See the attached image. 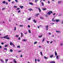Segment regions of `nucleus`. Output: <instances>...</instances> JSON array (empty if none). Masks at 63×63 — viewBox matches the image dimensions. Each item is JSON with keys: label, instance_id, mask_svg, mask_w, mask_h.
I'll return each instance as SVG.
<instances>
[{"label": "nucleus", "instance_id": "24", "mask_svg": "<svg viewBox=\"0 0 63 63\" xmlns=\"http://www.w3.org/2000/svg\"><path fill=\"white\" fill-rule=\"evenodd\" d=\"M5 38L6 39H7L8 40H9V39H10V38L9 37H6Z\"/></svg>", "mask_w": 63, "mask_h": 63}, {"label": "nucleus", "instance_id": "49", "mask_svg": "<svg viewBox=\"0 0 63 63\" xmlns=\"http://www.w3.org/2000/svg\"><path fill=\"white\" fill-rule=\"evenodd\" d=\"M22 51L21 50H19L18 51V52H22Z\"/></svg>", "mask_w": 63, "mask_h": 63}, {"label": "nucleus", "instance_id": "27", "mask_svg": "<svg viewBox=\"0 0 63 63\" xmlns=\"http://www.w3.org/2000/svg\"><path fill=\"white\" fill-rule=\"evenodd\" d=\"M45 38H43V41H42V42H44V40H45Z\"/></svg>", "mask_w": 63, "mask_h": 63}, {"label": "nucleus", "instance_id": "56", "mask_svg": "<svg viewBox=\"0 0 63 63\" xmlns=\"http://www.w3.org/2000/svg\"><path fill=\"white\" fill-rule=\"evenodd\" d=\"M16 37H18V35H17L16 36Z\"/></svg>", "mask_w": 63, "mask_h": 63}, {"label": "nucleus", "instance_id": "58", "mask_svg": "<svg viewBox=\"0 0 63 63\" xmlns=\"http://www.w3.org/2000/svg\"><path fill=\"white\" fill-rule=\"evenodd\" d=\"M52 37H54V36L53 35H52Z\"/></svg>", "mask_w": 63, "mask_h": 63}, {"label": "nucleus", "instance_id": "28", "mask_svg": "<svg viewBox=\"0 0 63 63\" xmlns=\"http://www.w3.org/2000/svg\"><path fill=\"white\" fill-rule=\"evenodd\" d=\"M60 46H63V44L62 43H61L60 44Z\"/></svg>", "mask_w": 63, "mask_h": 63}, {"label": "nucleus", "instance_id": "30", "mask_svg": "<svg viewBox=\"0 0 63 63\" xmlns=\"http://www.w3.org/2000/svg\"><path fill=\"white\" fill-rule=\"evenodd\" d=\"M4 50H8V49H7V48H4Z\"/></svg>", "mask_w": 63, "mask_h": 63}, {"label": "nucleus", "instance_id": "18", "mask_svg": "<svg viewBox=\"0 0 63 63\" xmlns=\"http://www.w3.org/2000/svg\"><path fill=\"white\" fill-rule=\"evenodd\" d=\"M10 52H13V50H12V49H11L10 50Z\"/></svg>", "mask_w": 63, "mask_h": 63}, {"label": "nucleus", "instance_id": "34", "mask_svg": "<svg viewBox=\"0 0 63 63\" xmlns=\"http://www.w3.org/2000/svg\"><path fill=\"white\" fill-rule=\"evenodd\" d=\"M14 8H16L17 7L16 6H14Z\"/></svg>", "mask_w": 63, "mask_h": 63}, {"label": "nucleus", "instance_id": "42", "mask_svg": "<svg viewBox=\"0 0 63 63\" xmlns=\"http://www.w3.org/2000/svg\"><path fill=\"white\" fill-rule=\"evenodd\" d=\"M50 24H51V25H53V24H54V23H51Z\"/></svg>", "mask_w": 63, "mask_h": 63}, {"label": "nucleus", "instance_id": "4", "mask_svg": "<svg viewBox=\"0 0 63 63\" xmlns=\"http://www.w3.org/2000/svg\"><path fill=\"white\" fill-rule=\"evenodd\" d=\"M55 21L56 22H59L60 21V19H56Z\"/></svg>", "mask_w": 63, "mask_h": 63}, {"label": "nucleus", "instance_id": "39", "mask_svg": "<svg viewBox=\"0 0 63 63\" xmlns=\"http://www.w3.org/2000/svg\"><path fill=\"white\" fill-rule=\"evenodd\" d=\"M40 53L41 55L42 56H43V54L42 53V52H41Z\"/></svg>", "mask_w": 63, "mask_h": 63}, {"label": "nucleus", "instance_id": "63", "mask_svg": "<svg viewBox=\"0 0 63 63\" xmlns=\"http://www.w3.org/2000/svg\"><path fill=\"white\" fill-rule=\"evenodd\" d=\"M14 62L15 63H16V61H15V62Z\"/></svg>", "mask_w": 63, "mask_h": 63}, {"label": "nucleus", "instance_id": "52", "mask_svg": "<svg viewBox=\"0 0 63 63\" xmlns=\"http://www.w3.org/2000/svg\"><path fill=\"white\" fill-rule=\"evenodd\" d=\"M47 44L49 43V41H47Z\"/></svg>", "mask_w": 63, "mask_h": 63}, {"label": "nucleus", "instance_id": "11", "mask_svg": "<svg viewBox=\"0 0 63 63\" xmlns=\"http://www.w3.org/2000/svg\"><path fill=\"white\" fill-rule=\"evenodd\" d=\"M23 7V6H20V8H21V9H22Z\"/></svg>", "mask_w": 63, "mask_h": 63}, {"label": "nucleus", "instance_id": "25", "mask_svg": "<svg viewBox=\"0 0 63 63\" xmlns=\"http://www.w3.org/2000/svg\"><path fill=\"white\" fill-rule=\"evenodd\" d=\"M40 19H44V18H43L41 17H40Z\"/></svg>", "mask_w": 63, "mask_h": 63}, {"label": "nucleus", "instance_id": "50", "mask_svg": "<svg viewBox=\"0 0 63 63\" xmlns=\"http://www.w3.org/2000/svg\"><path fill=\"white\" fill-rule=\"evenodd\" d=\"M19 9H20V8H18L17 9H16V10H19Z\"/></svg>", "mask_w": 63, "mask_h": 63}, {"label": "nucleus", "instance_id": "46", "mask_svg": "<svg viewBox=\"0 0 63 63\" xmlns=\"http://www.w3.org/2000/svg\"><path fill=\"white\" fill-rule=\"evenodd\" d=\"M31 17H30V18L29 19H28V20H30V19H31Z\"/></svg>", "mask_w": 63, "mask_h": 63}, {"label": "nucleus", "instance_id": "12", "mask_svg": "<svg viewBox=\"0 0 63 63\" xmlns=\"http://www.w3.org/2000/svg\"><path fill=\"white\" fill-rule=\"evenodd\" d=\"M0 61H1L2 62V63H4V61L2 60V59H0Z\"/></svg>", "mask_w": 63, "mask_h": 63}, {"label": "nucleus", "instance_id": "22", "mask_svg": "<svg viewBox=\"0 0 63 63\" xmlns=\"http://www.w3.org/2000/svg\"><path fill=\"white\" fill-rule=\"evenodd\" d=\"M42 6H44V3L43 2H41Z\"/></svg>", "mask_w": 63, "mask_h": 63}, {"label": "nucleus", "instance_id": "5", "mask_svg": "<svg viewBox=\"0 0 63 63\" xmlns=\"http://www.w3.org/2000/svg\"><path fill=\"white\" fill-rule=\"evenodd\" d=\"M45 27H46V30L47 31L48 29V26H46Z\"/></svg>", "mask_w": 63, "mask_h": 63}, {"label": "nucleus", "instance_id": "43", "mask_svg": "<svg viewBox=\"0 0 63 63\" xmlns=\"http://www.w3.org/2000/svg\"><path fill=\"white\" fill-rule=\"evenodd\" d=\"M8 4V3L7 2H6V5H7Z\"/></svg>", "mask_w": 63, "mask_h": 63}, {"label": "nucleus", "instance_id": "62", "mask_svg": "<svg viewBox=\"0 0 63 63\" xmlns=\"http://www.w3.org/2000/svg\"><path fill=\"white\" fill-rule=\"evenodd\" d=\"M22 55H20V57H22Z\"/></svg>", "mask_w": 63, "mask_h": 63}, {"label": "nucleus", "instance_id": "60", "mask_svg": "<svg viewBox=\"0 0 63 63\" xmlns=\"http://www.w3.org/2000/svg\"><path fill=\"white\" fill-rule=\"evenodd\" d=\"M37 60L38 62H39L40 61V60L39 59H37Z\"/></svg>", "mask_w": 63, "mask_h": 63}, {"label": "nucleus", "instance_id": "29", "mask_svg": "<svg viewBox=\"0 0 63 63\" xmlns=\"http://www.w3.org/2000/svg\"><path fill=\"white\" fill-rule=\"evenodd\" d=\"M37 42H35L34 43V45H35V44H37Z\"/></svg>", "mask_w": 63, "mask_h": 63}, {"label": "nucleus", "instance_id": "55", "mask_svg": "<svg viewBox=\"0 0 63 63\" xmlns=\"http://www.w3.org/2000/svg\"><path fill=\"white\" fill-rule=\"evenodd\" d=\"M15 30H16V27H15Z\"/></svg>", "mask_w": 63, "mask_h": 63}, {"label": "nucleus", "instance_id": "35", "mask_svg": "<svg viewBox=\"0 0 63 63\" xmlns=\"http://www.w3.org/2000/svg\"><path fill=\"white\" fill-rule=\"evenodd\" d=\"M6 8H3L2 9V11H3V10H5V9Z\"/></svg>", "mask_w": 63, "mask_h": 63}, {"label": "nucleus", "instance_id": "36", "mask_svg": "<svg viewBox=\"0 0 63 63\" xmlns=\"http://www.w3.org/2000/svg\"><path fill=\"white\" fill-rule=\"evenodd\" d=\"M15 2H16V3H18V1H17V0H15Z\"/></svg>", "mask_w": 63, "mask_h": 63}, {"label": "nucleus", "instance_id": "10", "mask_svg": "<svg viewBox=\"0 0 63 63\" xmlns=\"http://www.w3.org/2000/svg\"><path fill=\"white\" fill-rule=\"evenodd\" d=\"M21 38H22V36H23V34L22 32H21Z\"/></svg>", "mask_w": 63, "mask_h": 63}, {"label": "nucleus", "instance_id": "6", "mask_svg": "<svg viewBox=\"0 0 63 63\" xmlns=\"http://www.w3.org/2000/svg\"><path fill=\"white\" fill-rule=\"evenodd\" d=\"M56 32L58 33H61V32L59 31H56Z\"/></svg>", "mask_w": 63, "mask_h": 63}, {"label": "nucleus", "instance_id": "64", "mask_svg": "<svg viewBox=\"0 0 63 63\" xmlns=\"http://www.w3.org/2000/svg\"><path fill=\"white\" fill-rule=\"evenodd\" d=\"M48 33L49 34V35H50V34H51V33H50V32L49 33Z\"/></svg>", "mask_w": 63, "mask_h": 63}, {"label": "nucleus", "instance_id": "33", "mask_svg": "<svg viewBox=\"0 0 63 63\" xmlns=\"http://www.w3.org/2000/svg\"><path fill=\"white\" fill-rule=\"evenodd\" d=\"M56 58L57 59H58V56H57Z\"/></svg>", "mask_w": 63, "mask_h": 63}, {"label": "nucleus", "instance_id": "32", "mask_svg": "<svg viewBox=\"0 0 63 63\" xmlns=\"http://www.w3.org/2000/svg\"><path fill=\"white\" fill-rule=\"evenodd\" d=\"M38 0H35V3H37V1H38Z\"/></svg>", "mask_w": 63, "mask_h": 63}, {"label": "nucleus", "instance_id": "1", "mask_svg": "<svg viewBox=\"0 0 63 63\" xmlns=\"http://www.w3.org/2000/svg\"><path fill=\"white\" fill-rule=\"evenodd\" d=\"M51 13H52V11H49V12H48L47 14L48 15H50V14H51Z\"/></svg>", "mask_w": 63, "mask_h": 63}, {"label": "nucleus", "instance_id": "23", "mask_svg": "<svg viewBox=\"0 0 63 63\" xmlns=\"http://www.w3.org/2000/svg\"><path fill=\"white\" fill-rule=\"evenodd\" d=\"M38 10H39V13H40L41 11V10L40 9V8H38Z\"/></svg>", "mask_w": 63, "mask_h": 63}, {"label": "nucleus", "instance_id": "14", "mask_svg": "<svg viewBox=\"0 0 63 63\" xmlns=\"http://www.w3.org/2000/svg\"><path fill=\"white\" fill-rule=\"evenodd\" d=\"M33 22L34 23H36V22H37V21H35V20H33Z\"/></svg>", "mask_w": 63, "mask_h": 63}, {"label": "nucleus", "instance_id": "59", "mask_svg": "<svg viewBox=\"0 0 63 63\" xmlns=\"http://www.w3.org/2000/svg\"><path fill=\"white\" fill-rule=\"evenodd\" d=\"M53 16H54V15H55V13H54L53 14Z\"/></svg>", "mask_w": 63, "mask_h": 63}, {"label": "nucleus", "instance_id": "44", "mask_svg": "<svg viewBox=\"0 0 63 63\" xmlns=\"http://www.w3.org/2000/svg\"><path fill=\"white\" fill-rule=\"evenodd\" d=\"M39 15V14H36L35 16H38V15Z\"/></svg>", "mask_w": 63, "mask_h": 63}, {"label": "nucleus", "instance_id": "51", "mask_svg": "<svg viewBox=\"0 0 63 63\" xmlns=\"http://www.w3.org/2000/svg\"><path fill=\"white\" fill-rule=\"evenodd\" d=\"M20 10H19L18 11V13H20Z\"/></svg>", "mask_w": 63, "mask_h": 63}, {"label": "nucleus", "instance_id": "57", "mask_svg": "<svg viewBox=\"0 0 63 63\" xmlns=\"http://www.w3.org/2000/svg\"><path fill=\"white\" fill-rule=\"evenodd\" d=\"M28 27H29V28H30V26H29V25H28Z\"/></svg>", "mask_w": 63, "mask_h": 63}, {"label": "nucleus", "instance_id": "37", "mask_svg": "<svg viewBox=\"0 0 63 63\" xmlns=\"http://www.w3.org/2000/svg\"><path fill=\"white\" fill-rule=\"evenodd\" d=\"M36 61H37V59H35V63H37V62H36Z\"/></svg>", "mask_w": 63, "mask_h": 63}, {"label": "nucleus", "instance_id": "54", "mask_svg": "<svg viewBox=\"0 0 63 63\" xmlns=\"http://www.w3.org/2000/svg\"><path fill=\"white\" fill-rule=\"evenodd\" d=\"M15 3L14 2V1H13L12 2V4H14V3Z\"/></svg>", "mask_w": 63, "mask_h": 63}, {"label": "nucleus", "instance_id": "13", "mask_svg": "<svg viewBox=\"0 0 63 63\" xmlns=\"http://www.w3.org/2000/svg\"><path fill=\"white\" fill-rule=\"evenodd\" d=\"M44 58L45 59H48V58H46V56H44Z\"/></svg>", "mask_w": 63, "mask_h": 63}, {"label": "nucleus", "instance_id": "2", "mask_svg": "<svg viewBox=\"0 0 63 63\" xmlns=\"http://www.w3.org/2000/svg\"><path fill=\"white\" fill-rule=\"evenodd\" d=\"M10 46H12V45H13V47H15V45H14V44H13V43H12V42H10Z\"/></svg>", "mask_w": 63, "mask_h": 63}, {"label": "nucleus", "instance_id": "40", "mask_svg": "<svg viewBox=\"0 0 63 63\" xmlns=\"http://www.w3.org/2000/svg\"><path fill=\"white\" fill-rule=\"evenodd\" d=\"M29 33H31V31L30 30H29Z\"/></svg>", "mask_w": 63, "mask_h": 63}, {"label": "nucleus", "instance_id": "47", "mask_svg": "<svg viewBox=\"0 0 63 63\" xmlns=\"http://www.w3.org/2000/svg\"><path fill=\"white\" fill-rule=\"evenodd\" d=\"M17 47H19V48H20V46H18Z\"/></svg>", "mask_w": 63, "mask_h": 63}, {"label": "nucleus", "instance_id": "7", "mask_svg": "<svg viewBox=\"0 0 63 63\" xmlns=\"http://www.w3.org/2000/svg\"><path fill=\"white\" fill-rule=\"evenodd\" d=\"M53 55H52L50 56V58H52V57H53Z\"/></svg>", "mask_w": 63, "mask_h": 63}, {"label": "nucleus", "instance_id": "53", "mask_svg": "<svg viewBox=\"0 0 63 63\" xmlns=\"http://www.w3.org/2000/svg\"><path fill=\"white\" fill-rule=\"evenodd\" d=\"M1 43V45H4V43H3V42Z\"/></svg>", "mask_w": 63, "mask_h": 63}, {"label": "nucleus", "instance_id": "41", "mask_svg": "<svg viewBox=\"0 0 63 63\" xmlns=\"http://www.w3.org/2000/svg\"><path fill=\"white\" fill-rule=\"evenodd\" d=\"M8 46L7 45H5V46L4 47H8Z\"/></svg>", "mask_w": 63, "mask_h": 63}, {"label": "nucleus", "instance_id": "26", "mask_svg": "<svg viewBox=\"0 0 63 63\" xmlns=\"http://www.w3.org/2000/svg\"><path fill=\"white\" fill-rule=\"evenodd\" d=\"M29 11H32V9H31V8H30V9H29Z\"/></svg>", "mask_w": 63, "mask_h": 63}, {"label": "nucleus", "instance_id": "38", "mask_svg": "<svg viewBox=\"0 0 63 63\" xmlns=\"http://www.w3.org/2000/svg\"><path fill=\"white\" fill-rule=\"evenodd\" d=\"M61 1H60L59 2H58V4H60V3H61Z\"/></svg>", "mask_w": 63, "mask_h": 63}, {"label": "nucleus", "instance_id": "8", "mask_svg": "<svg viewBox=\"0 0 63 63\" xmlns=\"http://www.w3.org/2000/svg\"><path fill=\"white\" fill-rule=\"evenodd\" d=\"M54 18H53L52 19V21H53V22H55V20H54Z\"/></svg>", "mask_w": 63, "mask_h": 63}, {"label": "nucleus", "instance_id": "20", "mask_svg": "<svg viewBox=\"0 0 63 63\" xmlns=\"http://www.w3.org/2000/svg\"><path fill=\"white\" fill-rule=\"evenodd\" d=\"M29 4L31 5H33V4L32 3H29Z\"/></svg>", "mask_w": 63, "mask_h": 63}, {"label": "nucleus", "instance_id": "48", "mask_svg": "<svg viewBox=\"0 0 63 63\" xmlns=\"http://www.w3.org/2000/svg\"><path fill=\"white\" fill-rule=\"evenodd\" d=\"M45 16L46 17H47V16H48L47 15H45Z\"/></svg>", "mask_w": 63, "mask_h": 63}, {"label": "nucleus", "instance_id": "15", "mask_svg": "<svg viewBox=\"0 0 63 63\" xmlns=\"http://www.w3.org/2000/svg\"><path fill=\"white\" fill-rule=\"evenodd\" d=\"M55 55H56V56H57V53L56 52L55 53Z\"/></svg>", "mask_w": 63, "mask_h": 63}, {"label": "nucleus", "instance_id": "3", "mask_svg": "<svg viewBox=\"0 0 63 63\" xmlns=\"http://www.w3.org/2000/svg\"><path fill=\"white\" fill-rule=\"evenodd\" d=\"M8 35H7L6 36H5V37H0V38H1V39H3V38H4V39H5V38H7V37H8Z\"/></svg>", "mask_w": 63, "mask_h": 63}, {"label": "nucleus", "instance_id": "9", "mask_svg": "<svg viewBox=\"0 0 63 63\" xmlns=\"http://www.w3.org/2000/svg\"><path fill=\"white\" fill-rule=\"evenodd\" d=\"M42 9L43 10V11H45V10H47V8H45L43 9V8H42Z\"/></svg>", "mask_w": 63, "mask_h": 63}, {"label": "nucleus", "instance_id": "17", "mask_svg": "<svg viewBox=\"0 0 63 63\" xmlns=\"http://www.w3.org/2000/svg\"><path fill=\"white\" fill-rule=\"evenodd\" d=\"M23 41L24 42H25L26 41H27V39L25 40V39H23Z\"/></svg>", "mask_w": 63, "mask_h": 63}, {"label": "nucleus", "instance_id": "16", "mask_svg": "<svg viewBox=\"0 0 63 63\" xmlns=\"http://www.w3.org/2000/svg\"><path fill=\"white\" fill-rule=\"evenodd\" d=\"M51 63H55V62L54 61H52L51 62Z\"/></svg>", "mask_w": 63, "mask_h": 63}, {"label": "nucleus", "instance_id": "61", "mask_svg": "<svg viewBox=\"0 0 63 63\" xmlns=\"http://www.w3.org/2000/svg\"><path fill=\"white\" fill-rule=\"evenodd\" d=\"M53 43V41H51L50 42V44H51V43Z\"/></svg>", "mask_w": 63, "mask_h": 63}, {"label": "nucleus", "instance_id": "21", "mask_svg": "<svg viewBox=\"0 0 63 63\" xmlns=\"http://www.w3.org/2000/svg\"><path fill=\"white\" fill-rule=\"evenodd\" d=\"M42 36H43V35H42L40 36H38V38H41V37H42Z\"/></svg>", "mask_w": 63, "mask_h": 63}, {"label": "nucleus", "instance_id": "45", "mask_svg": "<svg viewBox=\"0 0 63 63\" xmlns=\"http://www.w3.org/2000/svg\"><path fill=\"white\" fill-rule=\"evenodd\" d=\"M20 27H23V25H19Z\"/></svg>", "mask_w": 63, "mask_h": 63}, {"label": "nucleus", "instance_id": "19", "mask_svg": "<svg viewBox=\"0 0 63 63\" xmlns=\"http://www.w3.org/2000/svg\"><path fill=\"white\" fill-rule=\"evenodd\" d=\"M8 61V59H7L5 60V62L6 63L7 62V61Z\"/></svg>", "mask_w": 63, "mask_h": 63}, {"label": "nucleus", "instance_id": "31", "mask_svg": "<svg viewBox=\"0 0 63 63\" xmlns=\"http://www.w3.org/2000/svg\"><path fill=\"white\" fill-rule=\"evenodd\" d=\"M5 3H6V1H3L2 2V3H3V4H5Z\"/></svg>", "mask_w": 63, "mask_h": 63}]
</instances>
